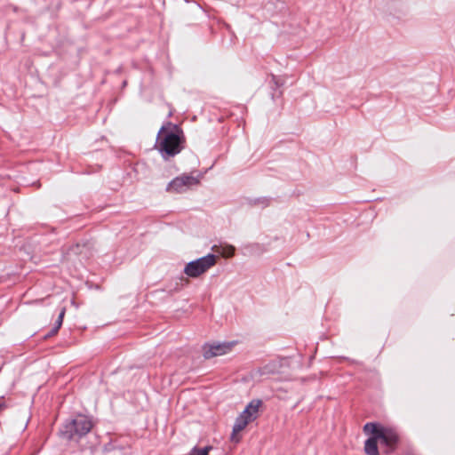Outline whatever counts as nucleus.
Wrapping results in <instances>:
<instances>
[{
	"mask_svg": "<svg viewBox=\"0 0 455 455\" xmlns=\"http://www.w3.org/2000/svg\"><path fill=\"white\" fill-rule=\"evenodd\" d=\"M363 432L370 437L364 443L367 455H379L378 444L386 453L393 452L398 444V434L395 427L377 422H368L363 426Z\"/></svg>",
	"mask_w": 455,
	"mask_h": 455,
	"instance_id": "f257e3e1",
	"label": "nucleus"
},
{
	"mask_svg": "<svg viewBox=\"0 0 455 455\" xmlns=\"http://www.w3.org/2000/svg\"><path fill=\"white\" fill-rule=\"evenodd\" d=\"M217 262V256L208 254L188 262L184 267V273L192 278H196L212 267Z\"/></svg>",
	"mask_w": 455,
	"mask_h": 455,
	"instance_id": "39448f33",
	"label": "nucleus"
},
{
	"mask_svg": "<svg viewBox=\"0 0 455 455\" xmlns=\"http://www.w3.org/2000/svg\"><path fill=\"white\" fill-rule=\"evenodd\" d=\"M233 343H216L204 347V356L207 359L222 355L230 351Z\"/></svg>",
	"mask_w": 455,
	"mask_h": 455,
	"instance_id": "0eeeda50",
	"label": "nucleus"
},
{
	"mask_svg": "<svg viewBox=\"0 0 455 455\" xmlns=\"http://www.w3.org/2000/svg\"><path fill=\"white\" fill-rule=\"evenodd\" d=\"M79 249H80V245L79 244H76L75 245L74 247L71 248V251L75 254H77L79 253Z\"/></svg>",
	"mask_w": 455,
	"mask_h": 455,
	"instance_id": "f8f14e48",
	"label": "nucleus"
},
{
	"mask_svg": "<svg viewBox=\"0 0 455 455\" xmlns=\"http://www.w3.org/2000/svg\"><path fill=\"white\" fill-rule=\"evenodd\" d=\"M199 184V179L188 174H182L173 179L167 186L166 190L173 193H183L192 186Z\"/></svg>",
	"mask_w": 455,
	"mask_h": 455,
	"instance_id": "423d86ee",
	"label": "nucleus"
},
{
	"mask_svg": "<svg viewBox=\"0 0 455 455\" xmlns=\"http://www.w3.org/2000/svg\"><path fill=\"white\" fill-rule=\"evenodd\" d=\"M220 253L226 258L232 257L235 253V247L232 245H226L221 247V251H220Z\"/></svg>",
	"mask_w": 455,
	"mask_h": 455,
	"instance_id": "1a4fd4ad",
	"label": "nucleus"
},
{
	"mask_svg": "<svg viewBox=\"0 0 455 455\" xmlns=\"http://www.w3.org/2000/svg\"><path fill=\"white\" fill-rule=\"evenodd\" d=\"M262 402L259 399L251 401L243 412L236 418L231 434V440L238 443L240 438L238 434L243 431L246 426L255 420L259 416V410Z\"/></svg>",
	"mask_w": 455,
	"mask_h": 455,
	"instance_id": "7ed1b4c3",
	"label": "nucleus"
},
{
	"mask_svg": "<svg viewBox=\"0 0 455 455\" xmlns=\"http://www.w3.org/2000/svg\"><path fill=\"white\" fill-rule=\"evenodd\" d=\"M92 427L93 423L89 418L80 415L66 423L60 430V434L68 440H71L76 437L80 438L87 435Z\"/></svg>",
	"mask_w": 455,
	"mask_h": 455,
	"instance_id": "20e7f679",
	"label": "nucleus"
},
{
	"mask_svg": "<svg viewBox=\"0 0 455 455\" xmlns=\"http://www.w3.org/2000/svg\"><path fill=\"white\" fill-rule=\"evenodd\" d=\"M212 446H205L204 448H194L188 455H208Z\"/></svg>",
	"mask_w": 455,
	"mask_h": 455,
	"instance_id": "9d476101",
	"label": "nucleus"
},
{
	"mask_svg": "<svg viewBox=\"0 0 455 455\" xmlns=\"http://www.w3.org/2000/svg\"><path fill=\"white\" fill-rule=\"evenodd\" d=\"M65 312H66V308L63 307L59 315V317L56 321V324H55L54 328L51 331V335H54L58 332L59 329L60 328V326L62 324Z\"/></svg>",
	"mask_w": 455,
	"mask_h": 455,
	"instance_id": "6e6552de",
	"label": "nucleus"
},
{
	"mask_svg": "<svg viewBox=\"0 0 455 455\" xmlns=\"http://www.w3.org/2000/svg\"><path fill=\"white\" fill-rule=\"evenodd\" d=\"M6 408H7V404L5 403L4 401L1 400L0 401V413L2 411H4Z\"/></svg>",
	"mask_w": 455,
	"mask_h": 455,
	"instance_id": "9b49d317",
	"label": "nucleus"
},
{
	"mask_svg": "<svg viewBox=\"0 0 455 455\" xmlns=\"http://www.w3.org/2000/svg\"><path fill=\"white\" fill-rule=\"evenodd\" d=\"M183 134L176 125L168 130L162 126L157 134V148L164 159L178 155L182 149Z\"/></svg>",
	"mask_w": 455,
	"mask_h": 455,
	"instance_id": "f03ea898",
	"label": "nucleus"
}]
</instances>
